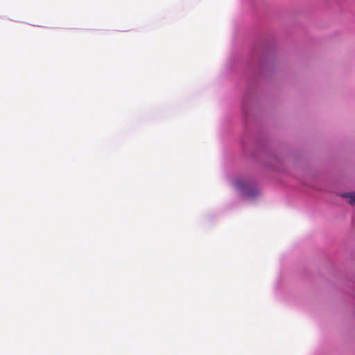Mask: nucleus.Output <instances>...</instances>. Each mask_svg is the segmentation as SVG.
<instances>
[{
	"mask_svg": "<svg viewBox=\"0 0 355 355\" xmlns=\"http://www.w3.org/2000/svg\"><path fill=\"white\" fill-rule=\"evenodd\" d=\"M236 186L237 188H241V182L239 181H237L236 182Z\"/></svg>",
	"mask_w": 355,
	"mask_h": 355,
	"instance_id": "nucleus-2",
	"label": "nucleus"
},
{
	"mask_svg": "<svg viewBox=\"0 0 355 355\" xmlns=\"http://www.w3.org/2000/svg\"><path fill=\"white\" fill-rule=\"evenodd\" d=\"M343 198H348L349 203L352 205L355 204V193H346L342 195Z\"/></svg>",
	"mask_w": 355,
	"mask_h": 355,
	"instance_id": "nucleus-1",
	"label": "nucleus"
}]
</instances>
